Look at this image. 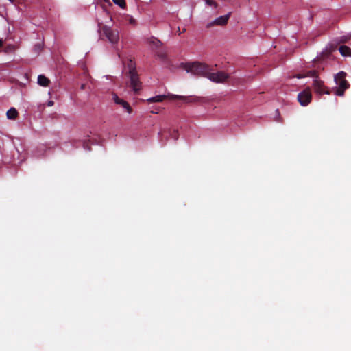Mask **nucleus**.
<instances>
[{
	"instance_id": "nucleus-3",
	"label": "nucleus",
	"mask_w": 351,
	"mask_h": 351,
	"mask_svg": "<svg viewBox=\"0 0 351 351\" xmlns=\"http://www.w3.org/2000/svg\"><path fill=\"white\" fill-rule=\"evenodd\" d=\"M346 75L345 72L340 71L335 76L334 80L337 86L335 90V94L337 96H343L344 91L349 88V84L345 79Z\"/></svg>"
},
{
	"instance_id": "nucleus-2",
	"label": "nucleus",
	"mask_w": 351,
	"mask_h": 351,
	"mask_svg": "<svg viewBox=\"0 0 351 351\" xmlns=\"http://www.w3.org/2000/svg\"><path fill=\"white\" fill-rule=\"evenodd\" d=\"M210 67L203 63L193 62L189 63L186 65V71L194 75L203 76L206 77L208 74Z\"/></svg>"
},
{
	"instance_id": "nucleus-1",
	"label": "nucleus",
	"mask_w": 351,
	"mask_h": 351,
	"mask_svg": "<svg viewBox=\"0 0 351 351\" xmlns=\"http://www.w3.org/2000/svg\"><path fill=\"white\" fill-rule=\"evenodd\" d=\"M182 99L185 103H195L200 101V98L197 97L192 96H181L178 95H159L154 97H149L147 99V102L149 104L152 103H160L162 102L165 99Z\"/></svg>"
},
{
	"instance_id": "nucleus-18",
	"label": "nucleus",
	"mask_w": 351,
	"mask_h": 351,
	"mask_svg": "<svg viewBox=\"0 0 351 351\" xmlns=\"http://www.w3.org/2000/svg\"><path fill=\"white\" fill-rule=\"evenodd\" d=\"M112 76L111 75H105L102 77V80H109L110 82H112ZM101 83H103L104 84H105V82L104 80L101 81Z\"/></svg>"
},
{
	"instance_id": "nucleus-5",
	"label": "nucleus",
	"mask_w": 351,
	"mask_h": 351,
	"mask_svg": "<svg viewBox=\"0 0 351 351\" xmlns=\"http://www.w3.org/2000/svg\"><path fill=\"white\" fill-rule=\"evenodd\" d=\"M102 31L108 40V41L112 45H117L119 40V33L117 29H112L108 26H104L102 27Z\"/></svg>"
},
{
	"instance_id": "nucleus-29",
	"label": "nucleus",
	"mask_w": 351,
	"mask_h": 351,
	"mask_svg": "<svg viewBox=\"0 0 351 351\" xmlns=\"http://www.w3.org/2000/svg\"><path fill=\"white\" fill-rule=\"evenodd\" d=\"M104 1H105L106 2H109V1H108V0H104Z\"/></svg>"
},
{
	"instance_id": "nucleus-19",
	"label": "nucleus",
	"mask_w": 351,
	"mask_h": 351,
	"mask_svg": "<svg viewBox=\"0 0 351 351\" xmlns=\"http://www.w3.org/2000/svg\"><path fill=\"white\" fill-rule=\"evenodd\" d=\"M53 104H54V102L53 101H49L47 102V106H53Z\"/></svg>"
},
{
	"instance_id": "nucleus-4",
	"label": "nucleus",
	"mask_w": 351,
	"mask_h": 351,
	"mask_svg": "<svg viewBox=\"0 0 351 351\" xmlns=\"http://www.w3.org/2000/svg\"><path fill=\"white\" fill-rule=\"evenodd\" d=\"M306 76L313 78V86L316 93L319 95L329 94V92L326 90L324 82L318 78L315 71H309Z\"/></svg>"
},
{
	"instance_id": "nucleus-11",
	"label": "nucleus",
	"mask_w": 351,
	"mask_h": 351,
	"mask_svg": "<svg viewBox=\"0 0 351 351\" xmlns=\"http://www.w3.org/2000/svg\"><path fill=\"white\" fill-rule=\"evenodd\" d=\"M339 53L342 56L350 57L351 56V49L346 46L342 45L339 48Z\"/></svg>"
},
{
	"instance_id": "nucleus-26",
	"label": "nucleus",
	"mask_w": 351,
	"mask_h": 351,
	"mask_svg": "<svg viewBox=\"0 0 351 351\" xmlns=\"http://www.w3.org/2000/svg\"><path fill=\"white\" fill-rule=\"evenodd\" d=\"M130 66L132 67L133 66V63L130 61Z\"/></svg>"
},
{
	"instance_id": "nucleus-16",
	"label": "nucleus",
	"mask_w": 351,
	"mask_h": 351,
	"mask_svg": "<svg viewBox=\"0 0 351 351\" xmlns=\"http://www.w3.org/2000/svg\"><path fill=\"white\" fill-rule=\"evenodd\" d=\"M333 50H335L334 47L332 45H328L326 47V49L322 51V53L324 54V56H328Z\"/></svg>"
},
{
	"instance_id": "nucleus-28",
	"label": "nucleus",
	"mask_w": 351,
	"mask_h": 351,
	"mask_svg": "<svg viewBox=\"0 0 351 351\" xmlns=\"http://www.w3.org/2000/svg\"><path fill=\"white\" fill-rule=\"evenodd\" d=\"M152 113L156 114L157 112H156V110H154V111H152Z\"/></svg>"
},
{
	"instance_id": "nucleus-27",
	"label": "nucleus",
	"mask_w": 351,
	"mask_h": 351,
	"mask_svg": "<svg viewBox=\"0 0 351 351\" xmlns=\"http://www.w3.org/2000/svg\"><path fill=\"white\" fill-rule=\"evenodd\" d=\"M152 113L156 114L157 112H156V110H154V111H152Z\"/></svg>"
},
{
	"instance_id": "nucleus-14",
	"label": "nucleus",
	"mask_w": 351,
	"mask_h": 351,
	"mask_svg": "<svg viewBox=\"0 0 351 351\" xmlns=\"http://www.w3.org/2000/svg\"><path fill=\"white\" fill-rule=\"evenodd\" d=\"M7 117L9 119H14L18 115L17 110L14 108H11L7 111Z\"/></svg>"
},
{
	"instance_id": "nucleus-22",
	"label": "nucleus",
	"mask_w": 351,
	"mask_h": 351,
	"mask_svg": "<svg viewBox=\"0 0 351 351\" xmlns=\"http://www.w3.org/2000/svg\"><path fill=\"white\" fill-rule=\"evenodd\" d=\"M130 23H135V20H134L133 18H131V19H130Z\"/></svg>"
},
{
	"instance_id": "nucleus-25",
	"label": "nucleus",
	"mask_w": 351,
	"mask_h": 351,
	"mask_svg": "<svg viewBox=\"0 0 351 351\" xmlns=\"http://www.w3.org/2000/svg\"><path fill=\"white\" fill-rule=\"evenodd\" d=\"M2 45H3V41H2V40L0 39V47H1Z\"/></svg>"
},
{
	"instance_id": "nucleus-10",
	"label": "nucleus",
	"mask_w": 351,
	"mask_h": 351,
	"mask_svg": "<svg viewBox=\"0 0 351 351\" xmlns=\"http://www.w3.org/2000/svg\"><path fill=\"white\" fill-rule=\"evenodd\" d=\"M112 98L114 102L116 104L121 106L127 113H132V109L130 104L126 101L119 98L116 93L112 94Z\"/></svg>"
},
{
	"instance_id": "nucleus-12",
	"label": "nucleus",
	"mask_w": 351,
	"mask_h": 351,
	"mask_svg": "<svg viewBox=\"0 0 351 351\" xmlns=\"http://www.w3.org/2000/svg\"><path fill=\"white\" fill-rule=\"evenodd\" d=\"M37 82L40 86L46 87L49 86L50 81L44 75H39Z\"/></svg>"
},
{
	"instance_id": "nucleus-9",
	"label": "nucleus",
	"mask_w": 351,
	"mask_h": 351,
	"mask_svg": "<svg viewBox=\"0 0 351 351\" xmlns=\"http://www.w3.org/2000/svg\"><path fill=\"white\" fill-rule=\"evenodd\" d=\"M231 12H229L228 14L226 15L221 16L218 18H216L213 21H210L207 23L206 27L210 28L213 26L217 25V26H223L226 25L228 23V21L230 16Z\"/></svg>"
},
{
	"instance_id": "nucleus-23",
	"label": "nucleus",
	"mask_w": 351,
	"mask_h": 351,
	"mask_svg": "<svg viewBox=\"0 0 351 351\" xmlns=\"http://www.w3.org/2000/svg\"><path fill=\"white\" fill-rule=\"evenodd\" d=\"M304 76L302 75H297V78H302V77H304Z\"/></svg>"
},
{
	"instance_id": "nucleus-8",
	"label": "nucleus",
	"mask_w": 351,
	"mask_h": 351,
	"mask_svg": "<svg viewBox=\"0 0 351 351\" xmlns=\"http://www.w3.org/2000/svg\"><path fill=\"white\" fill-rule=\"evenodd\" d=\"M311 98L312 95L309 88L305 89L298 95V101L303 106H307L311 102Z\"/></svg>"
},
{
	"instance_id": "nucleus-15",
	"label": "nucleus",
	"mask_w": 351,
	"mask_h": 351,
	"mask_svg": "<svg viewBox=\"0 0 351 351\" xmlns=\"http://www.w3.org/2000/svg\"><path fill=\"white\" fill-rule=\"evenodd\" d=\"M113 3L122 9L126 8V2L125 0H112Z\"/></svg>"
},
{
	"instance_id": "nucleus-20",
	"label": "nucleus",
	"mask_w": 351,
	"mask_h": 351,
	"mask_svg": "<svg viewBox=\"0 0 351 351\" xmlns=\"http://www.w3.org/2000/svg\"><path fill=\"white\" fill-rule=\"evenodd\" d=\"M85 87H86L85 84H81V86H80V88H81L82 90L85 89Z\"/></svg>"
},
{
	"instance_id": "nucleus-17",
	"label": "nucleus",
	"mask_w": 351,
	"mask_h": 351,
	"mask_svg": "<svg viewBox=\"0 0 351 351\" xmlns=\"http://www.w3.org/2000/svg\"><path fill=\"white\" fill-rule=\"evenodd\" d=\"M206 5L213 6L215 8H217V3L214 0H204Z\"/></svg>"
},
{
	"instance_id": "nucleus-21",
	"label": "nucleus",
	"mask_w": 351,
	"mask_h": 351,
	"mask_svg": "<svg viewBox=\"0 0 351 351\" xmlns=\"http://www.w3.org/2000/svg\"><path fill=\"white\" fill-rule=\"evenodd\" d=\"M173 138H174V139H177V138H178V134H177V132H174V134H173Z\"/></svg>"
},
{
	"instance_id": "nucleus-7",
	"label": "nucleus",
	"mask_w": 351,
	"mask_h": 351,
	"mask_svg": "<svg viewBox=\"0 0 351 351\" xmlns=\"http://www.w3.org/2000/svg\"><path fill=\"white\" fill-rule=\"evenodd\" d=\"M130 86L134 92L138 91L141 88V84L138 80V77L135 72L134 69L130 70Z\"/></svg>"
},
{
	"instance_id": "nucleus-24",
	"label": "nucleus",
	"mask_w": 351,
	"mask_h": 351,
	"mask_svg": "<svg viewBox=\"0 0 351 351\" xmlns=\"http://www.w3.org/2000/svg\"><path fill=\"white\" fill-rule=\"evenodd\" d=\"M349 38H350V37H349V38H346L343 39L342 41H343V42H346V41H347V40H348V39H349Z\"/></svg>"
},
{
	"instance_id": "nucleus-13",
	"label": "nucleus",
	"mask_w": 351,
	"mask_h": 351,
	"mask_svg": "<svg viewBox=\"0 0 351 351\" xmlns=\"http://www.w3.org/2000/svg\"><path fill=\"white\" fill-rule=\"evenodd\" d=\"M149 45L152 49H158L162 45V43L156 38H152L149 40Z\"/></svg>"
},
{
	"instance_id": "nucleus-6",
	"label": "nucleus",
	"mask_w": 351,
	"mask_h": 351,
	"mask_svg": "<svg viewBox=\"0 0 351 351\" xmlns=\"http://www.w3.org/2000/svg\"><path fill=\"white\" fill-rule=\"evenodd\" d=\"M228 77L229 75L223 71L212 73L210 69H209L208 74L206 77L213 82L222 83L226 82Z\"/></svg>"
}]
</instances>
